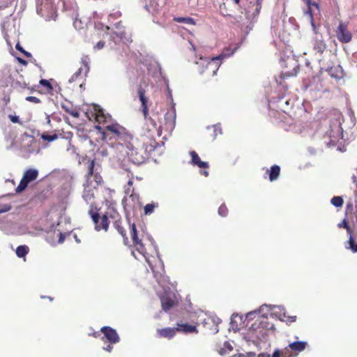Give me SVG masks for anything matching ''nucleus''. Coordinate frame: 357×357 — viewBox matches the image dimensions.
Returning <instances> with one entry per match:
<instances>
[{
	"label": "nucleus",
	"instance_id": "nucleus-28",
	"mask_svg": "<svg viewBox=\"0 0 357 357\" xmlns=\"http://www.w3.org/2000/svg\"><path fill=\"white\" fill-rule=\"evenodd\" d=\"M280 168L278 165H273L269 171V179L271 181H275L279 177Z\"/></svg>",
	"mask_w": 357,
	"mask_h": 357
},
{
	"label": "nucleus",
	"instance_id": "nucleus-59",
	"mask_svg": "<svg viewBox=\"0 0 357 357\" xmlns=\"http://www.w3.org/2000/svg\"><path fill=\"white\" fill-rule=\"evenodd\" d=\"M201 174H203V175H204L205 176H208V171H206V170H204V171H203V172H201Z\"/></svg>",
	"mask_w": 357,
	"mask_h": 357
},
{
	"label": "nucleus",
	"instance_id": "nucleus-11",
	"mask_svg": "<svg viewBox=\"0 0 357 357\" xmlns=\"http://www.w3.org/2000/svg\"><path fill=\"white\" fill-rule=\"evenodd\" d=\"M221 319L217 317L216 314H209L203 321L204 326L209 330L211 333L215 334L219 331L218 325L221 323Z\"/></svg>",
	"mask_w": 357,
	"mask_h": 357
},
{
	"label": "nucleus",
	"instance_id": "nucleus-63",
	"mask_svg": "<svg viewBox=\"0 0 357 357\" xmlns=\"http://www.w3.org/2000/svg\"><path fill=\"white\" fill-rule=\"evenodd\" d=\"M132 255L135 257V258L138 259L135 251H132Z\"/></svg>",
	"mask_w": 357,
	"mask_h": 357
},
{
	"label": "nucleus",
	"instance_id": "nucleus-9",
	"mask_svg": "<svg viewBox=\"0 0 357 357\" xmlns=\"http://www.w3.org/2000/svg\"><path fill=\"white\" fill-rule=\"evenodd\" d=\"M176 114L174 112H168L164 116V123H160L158 135H161L162 130L171 133L175 127Z\"/></svg>",
	"mask_w": 357,
	"mask_h": 357
},
{
	"label": "nucleus",
	"instance_id": "nucleus-20",
	"mask_svg": "<svg viewBox=\"0 0 357 357\" xmlns=\"http://www.w3.org/2000/svg\"><path fill=\"white\" fill-rule=\"evenodd\" d=\"M176 331L175 327L174 328H164L157 330V335L159 337H164L172 339L176 335Z\"/></svg>",
	"mask_w": 357,
	"mask_h": 357
},
{
	"label": "nucleus",
	"instance_id": "nucleus-14",
	"mask_svg": "<svg viewBox=\"0 0 357 357\" xmlns=\"http://www.w3.org/2000/svg\"><path fill=\"white\" fill-rule=\"evenodd\" d=\"M125 197L123 199V204L131 207H135L139 203V195L134 192V189L127 188L125 189Z\"/></svg>",
	"mask_w": 357,
	"mask_h": 357
},
{
	"label": "nucleus",
	"instance_id": "nucleus-45",
	"mask_svg": "<svg viewBox=\"0 0 357 357\" xmlns=\"http://www.w3.org/2000/svg\"><path fill=\"white\" fill-rule=\"evenodd\" d=\"M104 45L105 43L103 41H99L94 47L97 50H101Z\"/></svg>",
	"mask_w": 357,
	"mask_h": 357
},
{
	"label": "nucleus",
	"instance_id": "nucleus-2",
	"mask_svg": "<svg viewBox=\"0 0 357 357\" xmlns=\"http://www.w3.org/2000/svg\"><path fill=\"white\" fill-rule=\"evenodd\" d=\"M89 214L95 225V229L97 231L104 230L107 231L109 228L110 221H113V225L123 238L126 245L128 243V238L126 236V232L121 226V220L119 213L114 208H109L101 217L97 211L92 209L89 211Z\"/></svg>",
	"mask_w": 357,
	"mask_h": 357
},
{
	"label": "nucleus",
	"instance_id": "nucleus-54",
	"mask_svg": "<svg viewBox=\"0 0 357 357\" xmlns=\"http://www.w3.org/2000/svg\"><path fill=\"white\" fill-rule=\"evenodd\" d=\"M132 184H133V181H132L131 179H130V180L128 181V185L126 187V188H130V189H133V188H132Z\"/></svg>",
	"mask_w": 357,
	"mask_h": 357
},
{
	"label": "nucleus",
	"instance_id": "nucleus-8",
	"mask_svg": "<svg viewBox=\"0 0 357 357\" xmlns=\"http://www.w3.org/2000/svg\"><path fill=\"white\" fill-rule=\"evenodd\" d=\"M176 314H170L169 321L170 322H173V324L175 325V329L176 333H197L198 331L197 329L196 325L189 324L188 323H184L182 321H178L176 319Z\"/></svg>",
	"mask_w": 357,
	"mask_h": 357
},
{
	"label": "nucleus",
	"instance_id": "nucleus-58",
	"mask_svg": "<svg viewBox=\"0 0 357 357\" xmlns=\"http://www.w3.org/2000/svg\"><path fill=\"white\" fill-rule=\"evenodd\" d=\"M18 61H19L20 63H22L23 65L26 66L27 64V62L25 60L19 58Z\"/></svg>",
	"mask_w": 357,
	"mask_h": 357
},
{
	"label": "nucleus",
	"instance_id": "nucleus-13",
	"mask_svg": "<svg viewBox=\"0 0 357 357\" xmlns=\"http://www.w3.org/2000/svg\"><path fill=\"white\" fill-rule=\"evenodd\" d=\"M115 28H116V31L110 35V36H109L110 40L114 41L115 45L117 43V40L123 41V43H130L131 42L130 38L129 36L127 37L126 36L124 30H123V27L121 26L120 22L115 24Z\"/></svg>",
	"mask_w": 357,
	"mask_h": 357
},
{
	"label": "nucleus",
	"instance_id": "nucleus-17",
	"mask_svg": "<svg viewBox=\"0 0 357 357\" xmlns=\"http://www.w3.org/2000/svg\"><path fill=\"white\" fill-rule=\"evenodd\" d=\"M134 245L135 246L136 248V252H137V253L140 255H142L146 260V261L148 263V264L149 265L151 271H153V274H156L155 273V271L154 269V266H153L151 260H150V258L149 257H147L146 255V249L144 248V245H143V243H142V241H138L137 242H135L133 243Z\"/></svg>",
	"mask_w": 357,
	"mask_h": 357
},
{
	"label": "nucleus",
	"instance_id": "nucleus-50",
	"mask_svg": "<svg viewBox=\"0 0 357 357\" xmlns=\"http://www.w3.org/2000/svg\"><path fill=\"white\" fill-rule=\"evenodd\" d=\"M243 357H255L254 352H248L245 355L243 354Z\"/></svg>",
	"mask_w": 357,
	"mask_h": 357
},
{
	"label": "nucleus",
	"instance_id": "nucleus-15",
	"mask_svg": "<svg viewBox=\"0 0 357 357\" xmlns=\"http://www.w3.org/2000/svg\"><path fill=\"white\" fill-rule=\"evenodd\" d=\"M336 36L337 39L343 43H347L351 40L352 35L347 29V26L344 23H340L336 31Z\"/></svg>",
	"mask_w": 357,
	"mask_h": 357
},
{
	"label": "nucleus",
	"instance_id": "nucleus-27",
	"mask_svg": "<svg viewBox=\"0 0 357 357\" xmlns=\"http://www.w3.org/2000/svg\"><path fill=\"white\" fill-rule=\"evenodd\" d=\"M342 134V128L339 125L334 126V130H331L329 133L331 142L335 143L337 141Z\"/></svg>",
	"mask_w": 357,
	"mask_h": 357
},
{
	"label": "nucleus",
	"instance_id": "nucleus-61",
	"mask_svg": "<svg viewBox=\"0 0 357 357\" xmlns=\"http://www.w3.org/2000/svg\"><path fill=\"white\" fill-rule=\"evenodd\" d=\"M10 100V98L8 97H6L5 96L4 98H3V101L7 103L8 102H9Z\"/></svg>",
	"mask_w": 357,
	"mask_h": 357
},
{
	"label": "nucleus",
	"instance_id": "nucleus-41",
	"mask_svg": "<svg viewBox=\"0 0 357 357\" xmlns=\"http://www.w3.org/2000/svg\"><path fill=\"white\" fill-rule=\"evenodd\" d=\"M218 214L220 216L225 217L227 214V208L225 204H222L218 208Z\"/></svg>",
	"mask_w": 357,
	"mask_h": 357
},
{
	"label": "nucleus",
	"instance_id": "nucleus-49",
	"mask_svg": "<svg viewBox=\"0 0 357 357\" xmlns=\"http://www.w3.org/2000/svg\"><path fill=\"white\" fill-rule=\"evenodd\" d=\"M213 127L214 128V132H216V131H217L218 130H219V133H221V129L219 128V126H218V125L213 126ZM216 136H217V134H216V133H215V135H214V138H215V137H216Z\"/></svg>",
	"mask_w": 357,
	"mask_h": 357
},
{
	"label": "nucleus",
	"instance_id": "nucleus-55",
	"mask_svg": "<svg viewBox=\"0 0 357 357\" xmlns=\"http://www.w3.org/2000/svg\"><path fill=\"white\" fill-rule=\"evenodd\" d=\"M255 357H270V355H267L265 354H259V355L256 356L255 354Z\"/></svg>",
	"mask_w": 357,
	"mask_h": 357
},
{
	"label": "nucleus",
	"instance_id": "nucleus-46",
	"mask_svg": "<svg viewBox=\"0 0 357 357\" xmlns=\"http://www.w3.org/2000/svg\"><path fill=\"white\" fill-rule=\"evenodd\" d=\"M10 119L13 123H18L19 122V117L17 116H10Z\"/></svg>",
	"mask_w": 357,
	"mask_h": 357
},
{
	"label": "nucleus",
	"instance_id": "nucleus-12",
	"mask_svg": "<svg viewBox=\"0 0 357 357\" xmlns=\"http://www.w3.org/2000/svg\"><path fill=\"white\" fill-rule=\"evenodd\" d=\"M100 332L103 334L102 341H107L109 344H116L120 341V337L116 331L109 326H103L100 328Z\"/></svg>",
	"mask_w": 357,
	"mask_h": 357
},
{
	"label": "nucleus",
	"instance_id": "nucleus-24",
	"mask_svg": "<svg viewBox=\"0 0 357 357\" xmlns=\"http://www.w3.org/2000/svg\"><path fill=\"white\" fill-rule=\"evenodd\" d=\"M326 48V45L325 44L323 39L319 38L318 36H316L313 41V50L316 53L322 54Z\"/></svg>",
	"mask_w": 357,
	"mask_h": 357
},
{
	"label": "nucleus",
	"instance_id": "nucleus-23",
	"mask_svg": "<svg viewBox=\"0 0 357 357\" xmlns=\"http://www.w3.org/2000/svg\"><path fill=\"white\" fill-rule=\"evenodd\" d=\"M306 5L307 6V10L305 12V15L310 20L312 26L314 29L315 26L314 24L313 17H312V10L311 6H314L317 10H319V6L317 3H312L311 0H303Z\"/></svg>",
	"mask_w": 357,
	"mask_h": 357
},
{
	"label": "nucleus",
	"instance_id": "nucleus-47",
	"mask_svg": "<svg viewBox=\"0 0 357 357\" xmlns=\"http://www.w3.org/2000/svg\"><path fill=\"white\" fill-rule=\"evenodd\" d=\"M65 240V234H63V233L60 232L59 233V241H58V243H62Z\"/></svg>",
	"mask_w": 357,
	"mask_h": 357
},
{
	"label": "nucleus",
	"instance_id": "nucleus-26",
	"mask_svg": "<svg viewBox=\"0 0 357 357\" xmlns=\"http://www.w3.org/2000/svg\"><path fill=\"white\" fill-rule=\"evenodd\" d=\"M307 345L306 342L303 341H297L290 343L289 344V347L294 351L301 352L304 351Z\"/></svg>",
	"mask_w": 357,
	"mask_h": 357
},
{
	"label": "nucleus",
	"instance_id": "nucleus-60",
	"mask_svg": "<svg viewBox=\"0 0 357 357\" xmlns=\"http://www.w3.org/2000/svg\"><path fill=\"white\" fill-rule=\"evenodd\" d=\"M74 26L76 29H80L81 27L79 26H77V20H75L74 22Z\"/></svg>",
	"mask_w": 357,
	"mask_h": 357
},
{
	"label": "nucleus",
	"instance_id": "nucleus-16",
	"mask_svg": "<svg viewBox=\"0 0 357 357\" xmlns=\"http://www.w3.org/2000/svg\"><path fill=\"white\" fill-rule=\"evenodd\" d=\"M37 13L40 15L52 13L54 10L52 0H37Z\"/></svg>",
	"mask_w": 357,
	"mask_h": 357
},
{
	"label": "nucleus",
	"instance_id": "nucleus-42",
	"mask_svg": "<svg viewBox=\"0 0 357 357\" xmlns=\"http://www.w3.org/2000/svg\"><path fill=\"white\" fill-rule=\"evenodd\" d=\"M39 83L40 85L45 86L48 91L52 90V86L48 80L43 79L40 80Z\"/></svg>",
	"mask_w": 357,
	"mask_h": 357
},
{
	"label": "nucleus",
	"instance_id": "nucleus-39",
	"mask_svg": "<svg viewBox=\"0 0 357 357\" xmlns=\"http://www.w3.org/2000/svg\"><path fill=\"white\" fill-rule=\"evenodd\" d=\"M82 70H83V68H79V70H78L77 72H75V73L72 75V77L69 79L68 82H69L70 83H72V82H75V81L78 79V77L81 76V74H82Z\"/></svg>",
	"mask_w": 357,
	"mask_h": 357
},
{
	"label": "nucleus",
	"instance_id": "nucleus-22",
	"mask_svg": "<svg viewBox=\"0 0 357 357\" xmlns=\"http://www.w3.org/2000/svg\"><path fill=\"white\" fill-rule=\"evenodd\" d=\"M280 310L282 311L284 310V307L282 305H262L259 307L258 310H255L252 311H250V312H268L270 311H274V310Z\"/></svg>",
	"mask_w": 357,
	"mask_h": 357
},
{
	"label": "nucleus",
	"instance_id": "nucleus-21",
	"mask_svg": "<svg viewBox=\"0 0 357 357\" xmlns=\"http://www.w3.org/2000/svg\"><path fill=\"white\" fill-rule=\"evenodd\" d=\"M190 155L192 158L190 164L194 166H197L199 168L206 169L208 167V162L202 161L198 154L195 151H191Z\"/></svg>",
	"mask_w": 357,
	"mask_h": 357
},
{
	"label": "nucleus",
	"instance_id": "nucleus-10",
	"mask_svg": "<svg viewBox=\"0 0 357 357\" xmlns=\"http://www.w3.org/2000/svg\"><path fill=\"white\" fill-rule=\"evenodd\" d=\"M96 190V188L93 186L92 177H89L86 179V184L84 185L82 198L84 199L86 204H90V210L92 209L93 211V203L94 200V195Z\"/></svg>",
	"mask_w": 357,
	"mask_h": 357
},
{
	"label": "nucleus",
	"instance_id": "nucleus-51",
	"mask_svg": "<svg viewBox=\"0 0 357 357\" xmlns=\"http://www.w3.org/2000/svg\"><path fill=\"white\" fill-rule=\"evenodd\" d=\"M22 53L28 58H32L31 54L29 52L24 50Z\"/></svg>",
	"mask_w": 357,
	"mask_h": 357
},
{
	"label": "nucleus",
	"instance_id": "nucleus-52",
	"mask_svg": "<svg viewBox=\"0 0 357 357\" xmlns=\"http://www.w3.org/2000/svg\"><path fill=\"white\" fill-rule=\"evenodd\" d=\"M15 47L17 50L20 51L21 52H22L24 50L19 43L16 44Z\"/></svg>",
	"mask_w": 357,
	"mask_h": 357
},
{
	"label": "nucleus",
	"instance_id": "nucleus-31",
	"mask_svg": "<svg viewBox=\"0 0 357 357\" xmlns=\"http://www.w3.org/2000/svg\"><path fill=\"white\" fill-rule=\"evenodd\" d=\"M158 206V203H151L148 204L144 206V214L145 215H151L155 208Z\"/></svg>",
	"mask_w": 357,
	"mask_h": 357
},
{
	"label": "nucleus",
	"instance_id": "nucleus-44",
	"mask_svg": "<svg viewBox=\"0 0 357 357\" xmlns=\"http://www.w3.org/2000/svg\"><path fill=\"white\" fill-rule=\"evenodd\" d=\"M66 112L68 113H69L73 117L78 118L79 116V112L77 111H76V110L66 109Z\"/></svg>",
	"mask_w": 357,
	"mask_h": 357
},
{
	"label": "nucleus",
	"instance_id": "nucleus-3",
	"mask_svg": "<svg viewBox=\"0 0 357 357\" xmlns=\"http://www.w3.org/2000/svg\"><path fill=\"white\" fill-rule=\"evenodd\" d=\"M263 0H257V3L249 1L245 8V16L240 15L236 20L238 26L248 35L252 29L256 17L261 9V3Z\"/></svg>",
	"mask_w": 357,
	"mask_h": 357
},
{
	"label": "nucleus",
	"instance_id": "nucleus-64",
	"mask_svg": "<svg viewBox=\"0 0 357 357\" xmlns=\"http://www.w3.org/2000/svg\"><path fill=\"white\" fill-rule=\"evenodd\" d=\"M231 357H243V354H239V355H234L233 356Z\"/></svg>",
	"mask_w": 357,
	"mask_h": 357
},
{
	"label": "nucleus",
	"instance_id": "nucleus-35",
	"mask_svg": "<svg viewBox=\"0 0 357 357\" xmlns=\"http://www.w3.org/2000/svg\"><path fill=\"white\" fill-rule=\"evenodd\" d=\"M252 314H231V322H236V319L239 318L240 319H242L243 317H245V319L250 318V316Z\"/></svg>",
	"mask_w": 357,
	"mask_h": 357
},
{
	"label": "nucleus",
	"instance_id": "nucleus-57",
	"mask_svg": "<svg viewBox=\"0 0 357 357\" xmlns=\"http://www.w3.org/2000/svg\"><path fill=\"white\" fill-rule=\"evenodd\" d=\"M225 346L227 347L230 351L233 349L230 344L227 342L225 343Z\"/></svg>",
	"mask_w": 357,
	"mask_h": 357
},
{
	"label": "nucleus",
	"instance_id": "nucleus-34",
	"mask_svg": "<svg viewBox=\"0 0 357 357\" xmlns=\"http://www.w3.org/2000/svg\"><path fill=\"white\" fill-rule=\"evenodd\" d=\"M331 203L335 207H340L343 204V199L341 197L335 196L331 199Z\"/></svg>",
	"mask_w": 357,
	"mask_h": 357
},
{
	"label": "nucleus",
	"instance_id": "nucleus-62",
	"mask_svg": "<svg viewBox=\"0 0 357 357\" xmlns=\"http://www.w3.org/2000/svg\"><path fill=\"white\" fill-rule=\"evenodd\" d=\"M314 89H315V90H317V91H321V84H319V86H317Z\"/></svg>",
	"mask_w": 357,
	"mask_h": 357
},
{
	"label": "nucleus",
	"instance_id": "nucleus-48",
	"mask_svg": "<svg viewBox=\"0 0 357 357\" xmlns=\"http://www.w3.org/2000/svg\"><path fill=\"white\" fill-rule=\"evenodd\" d=\"M113 349V347H112V344H109V345H107L106 347H104V350L108 351V352H111Z\"/></svg>",
	"mask_w": 357,
	"mask_h": 357
},
{
	"label": "nucleus",
	"instance_id": "nucleus-33",
	"mask_svg": "<svg viewBox=\"0 0 357 357\" xmlns=\"http://www.w3.org/2000/svg\"><path fill=\"white\" fill-rule=\"evenodd\" d=\"M130 235H131L132 242L135 243L138 241H140L137 236V229H136V226H135V223H132V225H130Z\"/></svg>",
	"mask_w": 357,
	"mask_h": 357
},
{
	"label": "nucleus",
	"instance_id": "nucleus-40",
	"mask_svg": "<svg viewBox=\"0 0 357 357\" xmlns=\"http://www.w3.org/2000/svg\"><path fill=\"white\" fill-rule=\"evenodd\" d=\"M338 227H344V228H345L347 229V232L349 234V236L350 235V234L352 233L351 230V228L349 226V224H348L347 221L345 219H344L341 223L338 224Z\"/></svg>",
	"mask_w": 357,
	"mask_h": 357
},
{
	"label": "nucleus",
	"instance_id": "nucleus-1",
	"mask_svg": "<svg viewBox=\"0 0 357 357\" xmlns=\"http://www.w3.org/2000/svg\"><path fill=\"white\" fill-rule=\"evenodd\" d=\"M91 117L94 118L99 124L102 123V126L99 125L96 128L101 133L102 138L107 142L114 139L115 142H111V150L116 152L123 151L124 144L132 137L128 133L126 128L118 123H109L111 116L105 114L104 110L98 105H93V111H91Z\"/></svg>",
	"mask_w": 357,
	"mask_h": 357
},
{
	"label": "nucleus",
	"instance_id": "nucleus-25",
	"mask_svg": "<svg viewBox=\"0 0 357 357\" xmlns=\"http://www.w3.org/2000/svg\"><path fill=\"white\" fill-rule=\"evenodd\" d=\"M273 317H275L281 321L285 322L289 325L296 321V316H288L287 314H271Z\"/></svg>",
	"mask_w": 357,
	"mask_h": 357
},
{
	"label": "nucleus",
	"instance_id": "nucleus-4",
	"mask_svg": "<svg viewBox=\"0 0 357 357\" xmlns=\"http://www.w3.org/2000/svg\"><path fill=\"white\" fill-rule=\"evenodd\" d=\"M135 144L136 142L133 139L124 144L123 151L116 152V157L118 160H125L126 158H128V161L136 165L144 162L146 160L145 152L142 149H139Z\"/></svg>",
	"mask_w": 357,
	"mask_h": 357
},
{
	"label": "nucleus",
	"instance_id": "nucleus-29",
	"mask_svg": "<svg viewBox=\"0 0 357 357\" xmlns=\"http://www.w3.org/2000/svg\"><path fill=\"white\" fill-rule=\"evenodd\" d=\"M174 20L178 23H183L185 24L195 25L196 21L190 17H175Z\"/></svg>",
	"mask_w": 357,
	"mask_h": 357
},
{
	"label": "nucleus",
	"instance_id": "nucleus-18",
	"mask_svg": "<svg viewBox=\"0 0 357 357\" xmlns=\"http://www.w3.org/2000/svg\"><path fill=\"white\" fill-rule=\"evenodd\" d=\"M138 96L139 99L141 102V107L142 111L143 112L144 116L146 119L148 115V102H149V98L145 95L144 90L142 88V86H139L138 88Z\"/></svg>",
	"mask_w": 357,
	"mask_h": 357
},
{
	"label": "nucleus",
	"instance_id": "nucleus-32",
	"mask_svg": "<svg viewBox=\"0 0 357 357\" xmlns=\"http://www.w3.org/2000/svg\"><path fill=\"white\" fill-rule=\"evenodd\" d=\"M90 59L88 56H83L82 57V63L84 68V75L86 76L89 71Z\"/></svg>",
	"mask_w": 357,
	"mask_h": 357
},
{
	"label": "nucleus",
	"instance_id": "nucleus-6",
	"mask_svg": "<svg viewBox=\"0 0 357 357\" xmlns=\"http://www.w3.org/2000/svg\"><path fill=\"white\" fill-rule=\"evenodd\" d=\"M154 277L164 290L162 294L158 291L162 307L165 311L169 310L178 303L179 296L176 292L171 291L169 287H166V279L162 274L160 273L158 275L155 274Z\"/></svg>",
	"mask_w": 357,
	"mask_h": 357
},
{
	"label": "nucleus",
	"instance_id": "nucleus-37",
	"mask_svg": "<svg viewBox=\"0 0 357 357\" xmlns=\"http://www.w3.org/2000/svg\"><path fill=\"white\" fill-rule=\"evenodd\" d=\"M289 350L288 349H286V351H284L282 354L280 353V351L279 350H275L273 354V356L272 357H292V355L291 354H289L288 356H287V353H289Z\"/></svg>",
	"mask_w": 357,
	"mask_h": 357
},
{
	"label": "nucleus",
	"instance_id": "nucleus-5",
	"mask_svg": "<svg viewBox=\"0 0 357 357\" xmlns=\"http://www.w3.org/2000/svg\"><path fill=\"white\" fill-rule=\"evenodd\" d=\"M237 49L238 47H235L232 50H231L230 48H225L220 54L211 59L200 57L199 60L196 61V63L202 67L199 70L200 74L205 72V67L206 70L211 72L210 75L214 76L219 69L222 61L233 55Z\"/></svg>",
	"mask_w": 357,
	"mask_h": 357
},
{
	"label": "nucleus",
	"instance_id": "nucleus-36",
	"mask_svg": "<svg viewBox=\"0 0 357 357\" xmlns=\"http://www.w3.org/2000/svg\"><path fill=\"white\" fill-rule=\"evenodd\" d=\"M41 138L44 140V141H47V142H52L55 139H56L58 138V136L56 134H54V135H49L47 133H43L41 135Z\"/></svg>",
	"mask_w": 357,
	"mask_h": 357
},
{
	"label": "nucleus",
	"instance_id": "nucleus-7",
	"mask_svg": "<svg viewBox=\"0 0 357 357\" xmlns=\"http://www.w3.org/2000/svg\"><path fill=\"white\" fill-rule=\"evenodd\" d=\"M38 176V171L36 169H29L24 173L23 177L22 178L19 185L15 189L17 193H20L24 191L28 184L31 181H35Z\"/></svg>",
	"mask_w": 357,
	"mask_h": 357
},
{
	"label": "nucleus",
	"instance_id": "nucleus-43",
	"mask_svg": "<svg viewBox=\"0 0 357 357\" xmlns=\"http://www.w3.org/2000/svg\"><path fill=\"white\" fill-rule=\"evenodd\" d=\"M25 100L26 101H29V102H33L35 104H38V103L40 102V100L35 96H27L25 98Z\"/></svg>",
	"mask_w": 357,
	"mask_h": 357
},
{
	"label": "nucleus",
	"instance_id": "nucleus-53",
	"mask_svg": "<svg viewBox=\"0 0 357 357\" xmlns=\"http://www.w3.org/2000/svg\"><path fill=\"white\" fill-rule=\"evenodd\" d=\"M10 207L8 206H5L4 208L1 210H0V213H3V212H6V211H8L10 210Z\"/></svg>",
	"mask_w": 357,
	"mask_h": 357
},
{
	"label": "nucleus",
	"instance_id": "nucleus-56",
	"mask_svg": "<svg viewBox=\"0 0 357 357\" xmlns=\"http://www.w3.org/2000/svg\"><path fill=\"white\" fill-rule=\"evenodd\" d=\"M91 335L96 338L100 336V332H94L93 334Z\"/></svg>",
	"mask_w": 357,
	"mask_h": 357
},
{
	"label": "nucleus",
	"instance_id": "nucleus-38",
	"mask_svg": "<svg viewBox=\"0 0 357 357\" xmlns=\"http://www.w3.org/2000/svg\"><path fill=\"white\" fill-rule=\"evenodd\" d=\"M107 144L109 145V151L107 150L106 149L102 147L100 149H99V153L102 156H107L109 153H114L116 155V152L111 150V143L107 142Z\"/></svg>",
	"mask_w": 357,
	"mask_h": 357
},
{
	"label": "nucleus",
	"instance_id": "nucleus-19",
	"mask_svg": "<svg viewBox=\"0 0 357 357\" xmlns=\"http://www.w3.org/2000/svg\"><path fill=\"white\" fill-rule=\"evenodd\" d=\"M94 165L95 162L92 160L89 165V171L86 179L91 176L93 186L97 188L98 185L102 183V177L98 173H94Z\"/></svg>",
	"mask_w": 357,
	"mask_h": 357
},
{
	"label": "nucleus",
	"instance_id": "nucleus-30",
	"mask_svg": "<svg viewBox=\"0 0 357 357\" xmlns=\"http://www.w3.org/2000/svg\"><path fill=\"white\" fill-rule=\"evenodd\" d=\"M29 247L27 245H19L17 248L15 252L18 257L22 258V257H24L29 253Z\"/></svg>",
	"mask_w": 357,
	"mask_h": 357
}]
</instances>
